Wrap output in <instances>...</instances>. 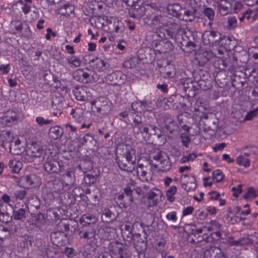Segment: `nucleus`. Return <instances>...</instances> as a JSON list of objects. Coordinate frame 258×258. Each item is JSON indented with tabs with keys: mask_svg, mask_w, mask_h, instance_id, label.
<instances>
[{
	"mask_svg": "<svg viewBox=\"0 0 258 258\" xmlns=\"http://www.w3.org/2000/svg\"><path fill=\"white\" fill-rule=\"evenodd\" d=\"M181 139L183 145L186 147H187L188 144L190 142V138L188 134L187 133L181 134Z\"/></svg>",
	"mask_w": 258,
	"mask_h": 258,
	"instance_id": "cd10ccee",
	"label": "nucleus"
},
{
	"mask_svg": "<svg viewBox=\"0 0 258 258\" xmlns=\"http://www.w3.org/2000/svg\"><path fill=\"white\" fill-rule=\"evenodd\" d=\"M177 192V187L175 185H172L166 191V197L168 201L173 202L175 201V195Z\"/></svg>",
	"mask_w": 258,
	"mask_h": 258,
	"instance_id": "ddd939ff",
	"label": "nucleus"
},
{
	"mask_svg": "<svg viewBox=\"0 0 258 258\" xmlns=\"http://www.w3.org/2000/svg\"><path fill=\"white\" fill-rule=\"evenodd\" d=\"M81 90H77L74 92L76 98L80 101H85V95L81 93Z\"/></svg>",
	"mask_w": 258,
	"mask_h": 258,
	"instance_id": "2f4dec72",
	"label": "nucleus"
},
{
	"mask_svg": "<svg viewBox=\"0 0 258 258\" xmlns=\"http://www.w3.org/2000/svg\"><path fill=\"white\" fill-rule=\"evenodd\" d=\"M15 138L14 134L9 131L4 130L0 132V142L4 147L7 144H9L10 152H11V149L13 146V139Z\"/></svg>",
	"mask_w": 258,
	"mask_h": 258,
	"instance_id": "423d86ee",
	"label": "nucleus"
},
{
	"mask_svg": "<svg viewBox=\"0 0 258 258\" xmlns=\"http://www.w3.org/2000/svg\"><path fill=\"white\" fill-rule=\"evenodd\" d=\"M194 211V207L191 206L184 207L182 210V216H186L189 215H191Z\"/></svg>",
	"mask_w": 258,
	"mask_h": 258,
	"instance_id": "bb28decb",
	"label": "nucleus"
},
{
	"mask_svg": "<svg viewBox=\"0 0 258 258\" xmlns=\"http://www.w3.org/2000/svg\"><path fill=\"white\" fill-rule=\"evenodd\" d=\"M124 192L127 196H130L132 195V190L131 189V187L127 186L124 188Z\"/></svg>",
	"mask_w": 258,
	"mask_h": 258,
	"instance_id": "864d4df0",
	"label": "nucleus"
},
{
	"mask_svg": "<svg viewBox=\"0 0 258 258\" xmlns=\"http://www.w3.org/2000/svg\"><path fill=\"white\" fill-rule=\"evenodd\" d=\"M2 199L4 202L8 204L10 207L13 208V206L10 204V202L11 201V198L9 196L7 195H4L2 197Z\"/></svg>",
	"mask_w": 258,
	"mask_h": 258,
	"instance_id": "a18cd8bd",
	"label": "nucleus"
},
{
	"mask_svg": "<svg viewBox=\"0 0 258 258\" xmlns=\"http://www.w3.org/2000/svg\"><path fill=\"white\" fill-rule=\"evenodd\" d=\"M249 153H243L239 154L236 159V162L239 166L248 168L250 165V160L249 158Z\"/></svg>",
	"mask_w": 258,
	"mask_h": 258,
	"instance_id": "6e6552de",
	"label": "nucleus"
},
{
	"mask_svg": "<svg viewBox=\"0 0 258 258\" xmlns=\"http://www.w3.org/2000/svg\"><path fill=\"white\" fill-rule=\"evenodd\" d=\"M222 158L224 160L229 163H232L234 162V159L230 158V156L227 154H224L222 155Z\"/></svg>",
	"mask_w": 258,
	"mask_h": 258,
	"instance_id": "a19ab883",
	"label": "nucleus"
},
{
	"mask_svg": "<svg viewBox=\"0 0 258 258\" xmlns=\"http://www.w3.org/2000/svg\"><path fill=\"white\" fill-rule=\"evenodd\" d=\"M191 169V167L189 166H181L179 168V172L180 173H182L183 172L186 171H189Z\"/></svg>",
	"mask_w": 258,
	"mask_h": 258,
	"instance_id": "09e8293b",
	"label": "nucleus"
},
{
	"mask_svg": "<svg viewBox=\"0 0 258 258\" xmlns=\"http://www.w3.org/2000/svg\"><path fill=\"white\" fill-rule=\"evenodd\" d=\"M47 33L46 35V39L47 40H49L50 39L51 36H55L54 33L52 31L51 28H48L46 29Z\"/></svg>",
	"mask_w": 258,
	"mask_h": 258,
	"instance_id": "49530a36",
	"label": "nucleus"
},
{
	"mask_svg": "<svg viewBox=\"0 0 258 258\" xmlns=\"http://www.w3.org/2000/svg\"><path fill=\"white\" fill-rule=\"evenodd\" d=\"M15 139H13V143L14 144V145L17 146L20 144V141L19 139L15 135Z\"/></svg>",
	"mask_w": 258,
	"mask_h": 258,
	"instance_id": "680f3d73",
	"label": "nucleus"
},
{
	"mask_svg": "<svg viewBox=\"0 0 258 258\" xmlns=\"http://www.w3.org/2000/svg\"><path fill=\"white\" fill-rule=\"evenodd\" d=\"M232 190L234 191L233 196L235 197H237L238 194L242 192V188L241 185H238V187L236 188L235 187H233L232 188Z\"/></svg>",
	"mask_w": 258,
	"mask_h": 258,
	"instance_id": "37998d69",
	"label": "nucleus"
},
{
	"mask_svg": "<svg viewBox=\"0 0 258 258\" xmlns=\"http://www.w3.org/2000/svg\"><path fill=\"white\" fill-rule=\"evenodd\" d=\"M135 190L138 195H141L143 194V190L140 187H136Z\"/></svg>",
	"mask_w": 258,
	"mask_h": 258,
	"instance_id": "69168bd1",
	"label": "nucleus"
},
{
	"mask_svg": "<svg viewBox=\"0 0 258 258\" xmlns=\"http://www.w3.org/2000/svg\"><path fill=\"white\" fill-rule=\"evenodd\" d=\"M30 7L27 5H24L22 8L23 11L25 14L28 13L30 11Z\"/></svg>",
	"mask_w": 258,
	"mask_h": 258,
	"instance_id": "13d9d810",
	"label": "nucleus"
},
{
	"mask_svg": "<svg viewBox=\"0 0 258 258\" xmlns=\"http://www.w3.org/2000/svg\"><path fill=\"white\" fill-rule=\"evenodd\" d=\"M197 157V155L195 153H191L187 156H183L180 159V163H184L188 161H193Z\"/></svg>",
	"mask_w": 258,
	"mask_h": 258,
	"instance_id": "4be33fe9",
	"label": "nucleus"
},
{
	"mask_svg": "<svg viewBox=\"0 0 258 258\" xmlns=\"http://www.w3.org/2000/svg\"><path fill=\"white\" fill-rule=\"evenodd\" d=\"M218 200H219V205L220 206H223L226 204V201L225 199H222L219 198Z\"/></svg>",
	"mask_w": 258,
	"mask_h": 258,
	"instance_id": "0e129e2a",
	"label": "nucleus"
},
{
	"mask_svg": "<svg viewBox=\"0 0 258 258\" xmlns=\"http://www.w3.org/2000/svg\"><path fill=\"white\" fill-rule=\"evenodd\" d=\"M44 20H40L36 25L37 28L38 29H42L43 28V24H44Z\"/></svg>",
	"mask_w": 258,
	"mask_h": 258,
	"instance_id": "5fc2aeb1",
	"label": "nucleus"
},
{
	"mask_svg": "<svg viewBox=\"0 0 258 258\" xmlns=\"http://www.w3.org/2000/svg\"><path fill=\"white\" fill-rule=\"evenodd\" d=\"M85 95V101H90L92 99V94L90 92H88L85 89H81V92Z\"/></svg>",
	"mask_w": 258,
	"mask_h": 258,
	"instance_id": "473e14b6",
	"label": "nucleus"
},
{
	"mask_svg": "<svg viewBox=\"0 0 258 258\" xmlns=\"http://www.w3.org/2000/svg\"><path fill=\"white\" fill-rule=\"evenodd\" d=\"M103 215L106 217L108 218L111 217V213L110 210L108 209H105L103 213Z\"/></svg>",
	"mask_w": 258,
	"mask_h": 258,
	"instance_id": "bf43d9fd",
	"label": "nucleus"
},
{
	"mask_svg": "<svg viewBox=\"0 0 258 258\" xmlns=\"http://www.w3.org/2000/svg\"><path fill=\"white\" fill-rule=\"evenodd\" d=\"M67 61L71 68H77L81 66V60L75 55H72L66 57Z\"/></svg>",
	"mask_w": 258,
	"mask_h": 258,
	"instance_id": "f8f14e48",
	"label": "nucleus"
},
{
	"mask_svg": "<svg viewBox=\"0 0 258 258\" xmlns=\"http://www.w3.org/2000/svg\"><path fill=\"white\" fill-rule=\"evenodd\" d=\"M65 48L67 50L68 52L70 54H73L75 52L73 47L71 45H67L65 46Z\"/></svg>",
	"mask_w": 258,
	"mask_h": 258,
	"instance_id": "3c124183",
	"label": "nucleus"
},
{
	"mask_svg": "<svg viewBox=\"0 0 258 258\" xmlns=\"http://www.w3.org/2000/svg\"><path fill=\"white\" fill-rule=\"evenodd\" d=\"M62 132L61 128L58 126H54L50 128L49 131L50 137L56 140L59 138L62 135Z\"/></svg>",
	"mask_w": 258,
	"mask_h": 258,
	"instance_id": "dca6fc26",
	"label": "nucleus"
},
{
	"mask_svg": "<svg viewBox=\"0 0 258 258\" xmlns=\"http://www.w3.org/2000/svg\"><path fill=\"white\" fill-rule=\"evenodd\" d=\"M250 154L251 153L256 155L258 153V149L257 148L255 147H252L250 149V153H249Z\"/></svg>",
	"mask_w": 258,
	"mask_h": 258,
	"instance_id": "6e6d98bb",
	"label": "nucleus"
},
{
	"mask_svg": "<svg viewBox=\"0 0 258 258\" xmlns=\"http://www.w3.org/2000/svg\"><path fill=\"white\" fill-rule=\"evenodd\" d=\"M13 217L15 220H19L25 218L26 213L24 209L21 208L17 211L14 210Z\"/></svg>",
	"mask_w": 258,
	"mask_h": 258,
	"instance_id": "f3484780",
	"label": "nucleus"
},
{
	"mask_svg": "<svg viewBox=\"0 0 258 258\" xmlns=\"http://www.w3.org/2000/svg\"><path fill=\"white\" fill-rule=\"evenodd\" d=\"M10 70V65H2L0 66V71H2L3 74H6L8 73Z\"/></svg>",
	"mask_w": 258,
	"mask_h": 258,
	"instance_id": "79ce46f5",
	"label": "nucleus"
},
{
	"mask_svg": "<svg viewBox=\"0 0 258 258\" xmlns=\"http://www.w3.org/2000/svg\"><path fill=\"white\" fill-rule=\"evenodd\" d=\"M0 220L4 222H7L10 220V216L8 213L0 212Z\"/></svg>",
	"mask_w": 258,
	"mask_h": 258,
	"instance_id": "f704fd0d",
	"label": "nucleus"
},
{
	"mask_svg": "<svg viewBox=\"0 0 258 258\" xmlns=\"http://www.w3.org/2000/svg\"><path fill=\"white\" fill-rule=\"evenodd\" d=\"M18 119V113L15 111L9 110L6 113L3 120L6 125L11 126L17 122Z\"/></svg>",
	"mask_w": 258,
	"mask_h": 258,
	"instance_id": "0eeeda50",
	"label": "nucleus"
},
{
	"mask_svg": "<svg viewBox=\"0 0 258 258\" xmlns=\"http://www.w3.org/2000/svg\"><path fill=\"white\" fill-rule=\"evenodd\" d=\"M162 196V192L157 188H154L149 191L146 196L148 201L149 206H153L156 205L159 201L158 197L161 198Z\"/></svg>",
	"mask_w": 258,
	"mask_h": 258,
	"instance_id": "39448f33",
	"label": "nucleus"
},
{
	"mask_svg": "<svg viewBox=\"0 0 258 258\" xmlns=\"http://www.w3.org/2000/svg\"><path fill=\"white\" fill-rule=\"evenodd\" d=\"M8 82H9L10 86L11 87H15L17 85L16 81L12 79H9L8 80Z\"/></svg>",
	"mask_w": 258,
	"mask_h": 258,
	"instance_id": "052dcab7",
	"label": "nucleus"
},
{
	"mask_svg": "<svg viewBox=\"0 0 258 258\" xmlns=\"http://www.w3.org/2000/svg\"><path fill=\"white\" fill-rule=\"evenodd\" d=\"M43 153V150L40 145L36 143H32L27 151L29 156L32 157H39Z\"/></svg>",
	"mask_w": 258,
	"mask_h": 258,
	"instance_id": "1a4fd4ad",
	"label": "nucleus"
},
{
	"mask_svg": "<svg viewBox=\"0 0 258 258\" xmlns=\"http://www.w3.org/2000/svg\"><path fill=\"white\" fill-rule=\"evenodd\" d=\"M199 212H200V213L199 214V216L200 218H205L207 216V214L205 212H204V211H200Z\"/></svg>",
	"mask_w": 258,
	"mask_h": 258,
	"instance_id": "e2e57ef3",
	"label": "nucleus"
},
{
	"mask_svg": "<svg viewBox=\"0 0 258 258\" xmlns=\"http://www.w3.org/2000/svg\"><path fill=\"white\" fill-rule=\"evenodd\" d=\"M256 114H257V111L256 110H254L250 111L248 112L246 114V115L245 116V118H244V120H251L253 117L256 116Z\"/></svg>",
	"mask_w": 258,
	"mask_h": 258,
	"instance_id": "7c9ffc66",
	"label": "nucleus"
},
{
	"mask_svg": "<svg viewBox=\"0 0 258 258\" xmlns=\"http://www.w3.org/2000/svg\"><path fill=\"white\" fill-rule=\"evenodd\" d=\"M166 217L168 220L175 222L177 220L176 213L175 211H172L168 213Z\"/></svg>",
	"mask_w": 258,
	"mask_h": 258,
	"instance_id": "c85d7f7f",
	"label": "nucleus"
},
{
	"mask_svg": "<svg viewBox=\"0 0 258 258\" xmlns=\"http://www.w3.org/2000/svg\"><path fill=\"white\" fill-rule=\"evenodd\" d=\"M9 166L13 173H18L22 168V163L16 160H11Z\"/></svg>",
	"mask_w": 258,
	"mask_h": 258,
	"instance_id": "9b49d317",
	"label": "nucleus"
},
{
	"mask_svg": "<svg viewBox=\"0 0 258 258\" xmlns=\"http://www.w3.org/2000/svg\"><path fill=\"white\" fill-rule=\"evenodd\" d=\"M154 38L159 37V39H158L159 41H161L163 40V39L165 37V35L164 34L159 33V32H157L156 34H155L153 36Z\"/></svg>",
	"mask_w": 258,
	"mask_h": 258,
	"instance_id": "8fccbe9b",
	"label": "nucleus"
},
{
	"mask_svg": "<svg viewBox=\"0 0 258 258\" xmlns=\"http://www.w3.org/2000/svg\"><path fill=\"white\" fill-rule=\"evenodd\" d=\"M123 156L129 163L135 164L136 161L135 150L131 146H125V152L123 153Z\"/></svg>",
	"mask_w": 258,
	"mask_h": 258,
	"instance_id": "9d476101",
	"label": "nucleus"
},
{
	"mask_svg": "<svg viewBox=\"0 0 258 258\" xmlns=\"http://www.w3.org/2000/svg\"><path fill=\"white\" fill-rule=\"evenodd\" d=\"M182 181L181 187L187 191L194 190L197 187L196 179L192 174H183L180 177Z\"/></svg>",
	"mask_w": 258,
	"mask_h": 258,
	"instance_id": "f03ea898",
	"label": "nucleus"
},
{
	"mask_svg": "<svg viewBox=\"0 0 258 258\" xmlns=\"http://www.w3.org/2000/svg\"><path fill=\"white\" fill-rule=\"evenodd\" d=\"M153 159L157 161V165L163 170H168L170 167V163L167 155L161 151H158L155 153Z\"/></svg>",
	"mask_w": 258,
	"mask_h": 258,
	"instance_id": "7ed1b4c3",
	"label": "nucleus"
},
{
	"mask_svg": "<svg viewBox=\"0 0 258 258\" xmlns=\"http://www.w3.org/2000/svg\"><path fill=\"white\" fill-rule=\"evenodd\" d=\"M252 11L251 10H247L246 11V12L244 14V17H245V18H246L247 20H249L250 17V15L251 14Z\"/></svg>",
	"mask_w": 258,
	"mask_h": 258,
	"instance_id": "4d7b16f0",
	"label": "nucleus"
},
{
	"mask_svg": "<svg viewBox=\"0 0 258 258\" xmlns=\"http://www.w3.org/2000/svg\"><path fill=\"white\" fill-rule=\"evenodd\" d=\"M206 211L211 215H215L216 213V209L213 206H208L206 207Z\"/></svg>",
	"mask_w": 258,
	"mask_h": 258,
	"instance_id": "ea45409f",
	"label": "nucleus"
},
{
	"mask_svg": "<svg viewBox=\"0 0 258 258\" xmlns=\"http://www.w3.org/2000/svg\"><path fill=\"white\" fill-rule=\"evenodd\" d=\"M94 69L100 72L104 71L107 69V61L101 58L97 59Z\"/></svg>",
	"mask_w": 258,
	"mask_h": 258,
	"instance_id": "4468645a",
	"label": "nucleus"
},
{
	"mask_svg": "<svg viewBox=\"0 0 258 258\" xmlns=\"http://www.w3.org/2000/svg\"><path fill=\"white\" fill-rule=\"evenodd\" d=\"M19 183L20 186L29 188L40 185V181L36 175L30 174L21 177Z\"/></svg>",
	"mask_w": 258,
	"mask_h": 258,
	"instance_id": "f257e3e1",
	"label": "nucleus"
},
{
	"mask_svg": "<svg viewBox=\"0 0 258 258\" xmlns=\"http://www.w3.org/2000/svg\"><path fill=\"white\" fill-rule=\"evenodd\" d=\"M68 9L70 10V13L72 12V11L73 10L71 6L70 5L65 4L62 7H60L59 9L57 10V12L62 15L69 14V12L67 11Z\"/></svg>",
	"mask_w": 258,
	"mask_h": 258,
	"instance_id": "412c9836",
	"label": "nucleus"
},
{
	"mask_svg": "<svg viewBox=\"0 0 258 258\" xmlns=\"http://www.w3.org/2000/svg\"><path fill=\"white\" fill-rule=\"evenodd\" d=\"M221 15H226L230 12L232 3L229 0H216L213 4Z\"/></svg>",
	"mask_w": 258,
	"mask_h": 258,
	"instance_id": "20e7f679",
	"label": "nucleus"
},
{
	"mask_svg": "<svg viewBox=\"0 0 258 258\" xmlns=\"http://www.w3.org/2000/svg\"><path fill=\"white\" fill-rule=\"evenodd\" d=\"M123 43H124V40H119L117 42L116 47L120 50H123L125 47V45L123 44Z\"/></svg>",
	"mask_w": 258,
	"mask_h": 258,
	"instance_id": "c03bdc74",
	"label": "nucleus"
},
{
	"mask_svg": "<svg viewBox=\"0 0 258 258\" xmlns=\"http://www.w3.org/2000/svg\"><path fill=\"white\" fill-rule=\"evenodd\" d=\"M230 2L232 3V5L230 12L237 13L241 10L242 5L241 3L233 0H230Z\"/></svg>",
	"mask_w": 258,
	"mask_h": 258,
	"instance_id": "aec40b11",
	"label": "nucleus"
},
{
	"mask_svg": "<svg viewBox=\"0 0 258 258\" xmlns=\"http://www.w3.org/2000/svg\"><path fill=\"white\" fill-rule=\"evenodd\" d=\"M36 122L40 126L49 124L51 120L49 119H45L43 117L37 116L36 119Z\"/></svg>",
	"mask_w": 258,
	"mask_h": 258,
	"instance_id": "393cba45",
	"label": "nucleus"
},
{
	"mask_svg": "<svg viewBox=\"0 0 258 258\" xmlns=\"http://www.w3.org/2000/svg\"><path fill=\"white\" fill-rule=\"evenodd\" d=\"M157 87L163 92L167 91V86L166 84H158Z\"/></svg>",
	"mask_w": 258,
	"mask_h": 258,
	"instance_id": "de8ad7c7",
	"label": "nucleus"
},
{
	"mask_svg": "<svg viewBox=\"0 0 258 258\" xmlns=\"http://www.w3.org/2000/svg\"><path fill=\"white\" fill-rule=\"evenodd\" d=\"M256 196L255 190L253 188H248L247 192L245 194L244 198L248 199L253 198Z\"/></svg>",
	"mask_w": 258,
	"mask_h": 258,
	"instance_id": "c756f323",
	"label": "nucleus"
},
{
	"mask_svg": "<svg viewBox=\"0 0 258 258\" xmlns=\"http://www.w3.org/2000/svg\"><path fill=\"white\" fill-rule=\"evenodd\" d=\"M228 27L233 29L237 26V20L234 17H229L227 19Z\"/></svg>",
	"mask_w": 258,
	"mask_h": 258,
	"instance_id": "5701e85b",
	"label": "nucleus"
},
{
	"mask_svg": "<svg viewBox=\"0 0 258 258\" xmlns=\"http://www.w3.org/2000/svg\"><path fill=\"white\" fill-rule=\"evenodd\" d=\"M225 146H226V144L223 143L216 144L215 145V146L213 147V150L215 152H217L218 151H221L222 149H223L225 147Z\"/></svg>",
	"mask_w": 258,
	"mask_h": 258,
	"instance_id": "c9c22d12",
	"label": "nucleus"
},
{
	"mask_svg": "<svg viewBox=\"0 0 258 258\" xmlns=\"http://www.w3.org/2000/svg\"><path fill=\"white\" fill-rule=\"evenodd\" d=\"M209 195H210V198L215 200L219 199L220 196V194L216 191H212L210 192Z\"/></svg>",
	"mask_w": 258,
	"mask_h": 258,
	"instance_id": "58836bf2",
	"label": "nucleus"
},
{
	"mask_svg": "<svg viewBox=\"0 0 258 258\" xmlns=\"http://www.w3.org/2000/svg\"><path fill=\"white\" fill-rule=\"evenodd\" d=\"M96 45L94 43H89L88 44V50L93 51H94L96 49Z\"/></svg>",
	"mask_w": 258,
	"mask_h": 258,
	"instance_id": "603ef678",
	"label": "nucleus"
},
{
	"mask_svg": "<svg viewBox=\"0 0 258 258\" xmlns=\"http://www.w3.org/2000/svg\"><path fill=\"white\" fill-rule=\"evenodd\" d=\"M204 186L206 187H210L212 185V181L210 177H205L203 179Z\"/></svg>",
	"mask_w": 258,
	"mask_h": 258,
	"instance_id": "e433bc0d",
	"label": "nucleus"
},
{
	"mask_svg": "<svg viewBox=\"0 0 258 258\" xmlns=\"http://www.w3.org/2000/svg\"><path fill=\"white\" fill-rule=\"evenodd\" d=\"M214 251L216 255L214 256V258H227L223 252H221L218 248H215Z\"/></svg>",
	"mask_w": 258,
	"mask_h": 258,
	"instance_id": "72a5a7b5",
	"label": "nucleus"
},
{
	"mask_svg": "<svg viewBox=\"0 0 258 258\" xmlns=\"http://www.w3.org/2000/svg\"><path fill=\"white\" fill-rule=\"evenodd\" d=\"M80 39L81 34H79V35L74 39V42L76 43H79L80 41Z\"/></svg>",
	"mask_w": 258,
	"mask_h": 258,
	"instance_id": "774afa93",
	"label": "nucleus"
},
{
	"mask_svg": "<svg viewBox=\"0 0 258 258\" xmlns=\"http://www.w3.org/2000/svg\"><path fill=\"white\" fill-rule=\"evenodd\" d=\"M27 193L25 189L17 190L14 192V197L16 200H22L25 198Z\"/></svg>",
	"mask_w": 258,
	"mask_h": 258,
	"instance_id": "6ab92c4d",
	"label": "nucleus"
},
{
	"mask_svg": "<svg viewBox=\"0 0 258 258\" xmlns=\"http://www.w3.org/2000/svg\"><path fill=\"white\" fill-rule=\"evenodd\" d=\"M172 181L173 179L171 177L169 176L165 177L163 180L164 186L165 187H168L170 185V184L172 183Z\"/></svg>",
	"mask_w": 258,
	"mask_h": 258,
	"instance_id": "4c0bfd02",
	"label": "nucleus"
},
{
	"mask_svg": "<svg viewBox=\"0 0 258 258\" xmlns=\"http://www.w3.org/2000/svg\"><path fill=\"white\" fill-rule=\"evenodd\" d=\"M183 19L186 21H191L194 19L193 13L189 11H184Z\"/></svg>",
	"mask_w": 258,
	"mask_h": 258,
	"instance_id": "a878e982",
	"label": "nucleus"
},
{
	"mask_svg": "<svg viewBox=\"0 0 258 258\" xmlns=\"http://www.w3.org/2000/svg\"><path fill=\"white\" fill-rule=\"evenodd\" d=\"M250 212V210L249 208H247L245 211H242L241 212V214L244 215H247L249 214Z\"/></svg>",
	"mask_w": 258,
	"mask_h": 258,
	"instance_id": "338daca9",
	"label": "nucleus"
},
{
	"mask_svg": "<svg viewBox=\"0 0 258 258\" xmlns=\"http://www.w3.org/2000/svg\"><path fill=\"white\" fill-rule=\"evenodd\" d=\"M96 221L95 217L92 214H87L84 215L80 220V223L84 226L94 223Z\"/></svg>",
	"mask_w": 258,
	"mask_h": 258,
	"instance_id": "2eb2a0df",
	"label": "nucleus"
},
{
	"mask_svg": "<svg viewBox=\"0 0 258 258\" xmlns=\"http://www.w3.org/2000/svg\"><path fill=\"white\" fill-rule=\"evenodd\" d=\"M212 177L217 182L221 181L224 178L223 173L220 170H216L212 173Z\"/></svg>",
	"mask_w": 258,
	"mask_h": 258,
	"instance_id": "a211bd4d",
	"label": "nucleus"
},
{
	"mask_svg": "<svg viewBox=\"0 0 258 258\" xmlns=\"http://www.w3.org/2000/svg\"><path fill=\"white\" fill-rule=\"evenodd\" d=\"M204 13L209 20H213L215 16L214 11L210 8H206L204 10Z\"/></svg>",
	"mask_w": 258,
	"mask_h": 258,
	"instance_id": "b1692460",
	"label": "nucleus"
}]
</instances>
